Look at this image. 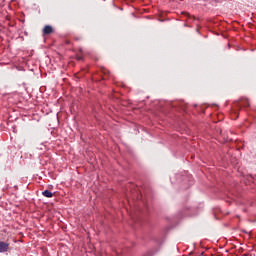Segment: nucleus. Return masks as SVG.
Returning <instances> with one entry per match:
<instances>
[{"mask_svg":"<svg viewBox=\"0 0 256 256\" xmlns=\"http://www.w3.org/2000/svg\"><path fill=\"white\" fill-rule=\"evenodd\" d=\"M9 251V243L0 241V253H7Z\"/></svg>","mask_w":256,"mask_h":256,"instance_id":"1","label":"nucleus"},{"mask_svg":"<svg viewBox=\"0 0 256 256\" xmlns=\"http://www.w3.org/2000/svg\"><path fill=\"white\" fill-rule=\"evenodd\" d=\"M53 33V27L45 26L43 29V35H51Z\"/></svg>","mask_w":256,"mask_h":256,"instance_id":"2","label":"nucleus"},{"mask_svg":"<svg viewBox=\"0 0 256 256\" xmlns=\"http://www.w3.org/2000/svg\"><path fill=\"white\" fill-rule=\"evenodd\" d=\"M42 195H43L44 197L51 198V197H53V192H51V191H49V190H45V191L42 192Z\"/></svg>","mask_w":256,"mask_h":256,"instance_id":"3","label":"nucleus"},{"mask_svg":"<svg viewBox=\"0 0 256 256\" xmlns=\"http://www.w3.org/2000/svg\"><path fill=\"white\" fill-rule=\"evenodd\" d=\"M242 256H252L251 254H244V255H242Z\"/></svg>","mask_w":256,"mask_h":256,"instance_id":"4","label":"nucleus"}]
</instances>
